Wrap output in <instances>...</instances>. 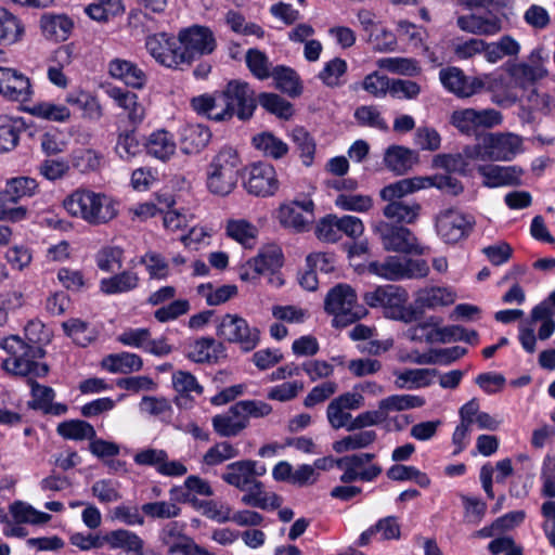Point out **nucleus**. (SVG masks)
<instances>
[{"label": "nucleus", "instance_id": "nucleus-55", "mask_svg": "<svg viewBox=\"0 0 555 555\" xmlns=\"http://www.w3.org/2000/svg\"><path fill=\"white\" fill-rule=\"evenodd\" d=\"M98 268L104 272L119 269L124 262V249L119 246H104L95 255Z\"/></svg>", "mask_w": 555, "mask_h": 555}, {"label": "nucleus", "instance_id": "nucleus-18", "mask_svg": "<svg viewBox=\"0 0 555 555\" xmlns=\"http://www.w3.org/2000/svg\"><path fill=\"white\" fill-rule=\"evenodd\" d=\"M39 24L42 36L54 42L67 40L74 29V21L63 13H44L41 15Z\"/></svg>", "mask_w": 555, "mask_h": 555}, {"label": "nucleus", "instance_id": "nucleus-21", "mask_svg": "<svg viewBox=\"0 0 555 555\" xmlns=\"http://www.w3.org/2000/svg\"><path fill=\"white\" fill-rule=\"evenodd\" d=\"M107 95L114 102L127 112L129 121L137 126L145 118V108L135 93L119 87H109L106 89Z\"/></svg>", "mask_w": 555, "mask_h": 555}, {"label": "nucleus", "instance_id": "nucleus-57", "mask_svg": "<svg viewBox=\"0 0 555 555\" xmlns=\"http://www.w3.org/2000/svg\"><path fill=\"white\" fill-rule=\"evenodd\" d=\"M258 103L269 113L288 119L293 115L292 104L275 93H260Z\"/></svg>", "mask_w": 555, "mask_h": 555}, {"label": "nucleus", "instance_id": "nucleus-41", "mask_svg": "<svg viewBox=\"0 0 555 555\" xmlns=\"http://www.w3.org/2000/svg\"><path fill=\"white\" fill-rule=\"evenodd\" d=\"M455 300L454 293L447 287H427L421 289L416 296V304L423 308H437L449 306Z\"/></svg>", "mask_w": 555, "mask_h": 555}, {"label": "nucleus", "instance_id": "nucleus-10", "mask_svg": "<svg viewBox=\"0 0 555 555\" xmlns=\"http://www.w3.org/2000/svg\"><path fill=\"white\" fill-rule=\"evenodd\" d=\"M179 41L186 66H190L196 59L211 54L217 48L214 31L202 25H192L180 29Z\"/></svg>", "mask_w": 555, "mask_h": 555}, {"label": "nucleus", "instance_id": "nucleus-53", "mask_svg": "<svg viewBox=\"0 0 555 555\" xmlns=\"http://www.w3.org/2000/svg\"><path fill=\"white\" fill-rule=\"evenodd\" d=\"M347 63L340 57H335L326 62L323 69L318 74V78L330 88H336L343 85L340 78L347 73Z\"/></svg>", "mask_w": 555, "mask_h": 555}, {"label": "nucleus", "instance_id": "nucleus-27", "mask_svg": "<svg viewBox=\"0 0 555 555\" xmlns=\"http://www.w3.org/2000/svg\"><path fill=\"white\" fill-rule=\"evenodd\" d=\"M283 266V254L279 246L263 247L256 257L246 262L256 274L274 273Z\"/></svg>", "mask_w": 555, "mask_h": 555}, {"label": "nucleus", "instance_id": "nucleus-60", "mask_svg": "<svg viewBox=\"0 0 555 555\" xmlns=\"http://www.w3.org/2000/svg\"><path fill=\"white\" fill-rule=\"evenodd\" d=\"M440 321L436 318L418 323L408 330V337L415 341L439 343Z\"/></svg>", "mask_w": 555, "mask_h": 555}, {"label": "nucleus", "instance_id": "nucleus-45", "mask_svg": "<svg viewBox=\"0 0 555 555\" xmlns=\"http://www.w3.org/2000/svg\"><path fill=\"white\" fill-rule=\"evenodd\" d=\"M10 513L16 524H46L51 519V515L37 511L25 502H14L10 506Z\"/></svg>", "mask_w": 555, "mask_h": 555}, {"label": "nucleus", "instance_id": "nucleus-49", "mask_svg": "<svg viewBox=\"0 0 555 555\" xmlns=\"http://www.w3.org/2000/svg\"><path fill=\"white\" fill-rule=\"evenodd\" d=\"M171 380L175 390L181 395V397L177 398V404L179 405L181 404V400L191 397L192 393L197 396L203 393V387L190 372L177 371L172 374Z\"/></svg>", "mask_w": 555, "mask_h": 555}, {"label": "nucleus", "instance_id": "nucleus-28", "mask_svg": "<svg viewBox=\"0 0 555 555\" xmlns=\"http://www.w3.org/2000/svg\"><path fill=\"white\" fill-rule=\"evenodd\" d=\"M398 389H418L429 386L438 375L435 369H406L393 373Z\"/></svg>", "mask_w": 555, "mask_h": 555}, {"label": "nucleus", "instance_id": "nucleus-7", "mask_svg": "<svg viewBox=\"0 0 555 555\" xmlns=\"http://www.w3.org/2000/svg\"><path fill=\"white\" fill-rule=\"evenodd\" d=\"M524 151L522 138L512 132L488 133L467 150L469 156L479 160L511 162Z\"/></svg>", "mask_w": 555, "mask_h": 555}, {"label": "nucleus", "instance_id": "nucleus-44", "mask_svg": "<svg viewBox=\"0 0 555 555\" xmlns=\"http://www.w3.org/2000/svg\"><path fill=\"white\" fill-rule=\"evenodd\" d=\"M425 402V399L421 396L392 395L380 400L378 408L387 416L389 412L421 408Z\"/></svg>", "mask_w": 555, "mask_h": 555}, {"label": "nucleus", "instance_id": "nucleus-51", "mask_svg": "<svg viewBox=\"0 0 555 555\" xmlns=\"http://www.w3.org/2000/svg\"><path fill=\"white\" fill-rule=\"evenodd\" d=\"M481 80V89L493 93L492 101L499 105L512 104L516 101V95L505 89V79L502 76L489 75Z\"/></svg>", "mask_w": 555, "mask_h": 555}, {"label": "nucleus", "instance_id": "nucleus-19", "mask_svg": "<svg viewBox=\"0 0 555 555\" xmlns=\"http://www.w3.org/2000/svg\"><path fill=\"white\" fill-rule=\"evenodd\" d=\"M457 26L466 33L491 36L502 29L501 18L488 12L486 15L469 14L457 17Z\"/></svg>", "mask_w": 555, "mask_h": 555}, {"label": "nucleus", "instance_id": "nucleus-31", "mask_svg": "<svg viewBox=\"0 0 555 555\" xmlns=\"http://www.w3.org/2000/svg\"><path fill=\"white\" fill-rule=\"evenodd\" d=\"M223 350L222 343L212 337H202L189 345L186 357L196 363L214 362Z\"/></svg>", "mask_w": 555, "mask_h": 555}, {"label": "nucleus", "instance_id": "nucleus-61", "mask_svg": "<svg viewBox=\"0 0 555 555\" xmlns=\"http://www.w3.org/2000/svg\"><path fill=\"white\" fill-rule=\"evenodd\" d=\"M63 328L73 341L81 347L90 344L95 337L94 331L90 328L86 322L79 319H70L64 322Z\"/></svg>", "mask_w": 555, "mask_h": 555}, {"label": "nucleus", "instance_id": "nucleus-37", "mask_svg": "<svg viewBox=\"0 0 555 555\" xmlns=\"http://www.w3.org/2000/svg\"><path fill=\"white\" fill-rule=\"evenodd\" d=\"M142 365V359L138 354L126 351L108 354L102 360V366L115 374L137 372L141 370Z\"/></svg>", "mask_w": 555, "mask_h": 555}, {"label": "nucleus", "instance_id": "nucleus-33", "mask_svg": "<svg viewBox=\"0 0 555 555\" xmlns=\"http://www.w3.org/2000/svg\"><path fill=\"white\" fill-rule=\"evenodd\" d=\"M144 147L151 156L166 162L175 154L177 146L171 133L166 130H157L149 135Z\"/></svg>", "mask_w": 555, "mask_h": 555}, {"label": "nucleus", "instance_id": "nucleus-62", "mask_svg": "<svg viewBox=\"0 0 555 555\" xmlns=\"http://www.w3.org/2000/svg\"><path fill=\"white\" fill-rule=\"evenodd\" d=\"M30 113L39 118L63 122L70 117V112L65 105L51 102H40L30 108Z\"/></svg>", "mask_w": 555, "mask_h": 555}, {"label": "nucleus", "instance_id": "nucleus-40", "mask_svg": "<svg viewBox=\"0 0 555 555\" xmlns=\"http://www.w3.org/2000/svg\"><path fill=\"white\" fill-rule=\"evenodd\" d=\"M253 145L266 157L281 159L288 153V145L271 132H262L253 138Z\"/></svg>", "mask_w": 555, "mask_h": 555}, {"label": "nucleus", "instance_id": "nucleus-20", "mask_svg": "<svg viewBox=\"0 0 555 555\" xmlns=\"http://www.w3.org/2000/svg\"><path fill=\"white\" fill-rule=\"evenodd\" d=\"M108 74L129 87L141 89L146 83L145 73L133 62L124 59H113L108 63Z\"/></svg>", "mask_w": 555, "mask_h": 555}, {"label": "nucleus", "instance_id": "nucleus-23", "mask_svg": "<svg viewBox=\"0 0 555 555\" xmlns=\"http://www.w3.org/2000/svg\"><path fill=\"white\" fill-rule=\"evenodd\" d=\"M121 550V555H143V540L134 532L117 529L104 534V545Z\"/></svg>", "mask_w": 555, "mask_h": 555}, {"label": "nucleus", "instance_id": "nucleus-30", "mask_svg": "<svg viewBox=\"0 0 555 555\" xmlns=\"http://www.w3.org/2000/svg\"><path fill=\"white\" fill-rule=\"evenodd\" d=\"M140 276L132 270H124L109 278L102 279L100 289L106 295H117L137 289L140 285Z\"/></svg>", "mask_w": 555, "mask_h": 555}, {"label": "nucleus", "instance_id": "nucleus-25", "mask_svg": "<svg viewBox=\"0 0 555 555\" xmlns=\"http://www.w3.org/2000/svg\"><path fill=\"white\" fill-rule=\"evenodd\" d=\"M75 205L78 208H113L115 203L104 193L79 188L63 199L64 208Z\"/></svg>", "mask_w": 555, "mask_h": 555}, {"label": "nucleus", "instance_id": "nucleus-1", "mask_svg": "<svg viewBox=\"0 0 555 555\" xmlns=\"http://www.w3.org/2000/svg\"><path fill=\"white\" fill-rule=\"evenodd\" d=\"M191 105L198 114L216 121L229 120L234 115L241 120H246L253 116L257 99L248 82L233 79L221 92L193 98Z\"/></svg>", "mask_w": 555, "mask_h": 555}, {"label": "nucleus", "instance_id": "nucleus-34", "mask_svg": "<svg viewBox=\"0 0 555 555\" xmlns=\"http://www.w3.org/2000/svg\"><path fill=\"white\" fill-rule=\"evenodd\" d=\"M248 465L247 460L230 463L221 475V479L241 491H246L249 486L258 481V479L251 477Z\"/></svg>", "mask_w": 555, "mask_h": 555}, {"label": "nucleus", "instance_id": "nucleus-22", "mask_svg": "<svg viewBox=\"0 0 555 555\" xmlns=\"http://www.w3.org/2000/svg\"><path fill=\"white\" fill-rule=\"evenodd\" d=\"M473 145H466L460 153H440L436 154L431 159V166L436 169H441L447 175L457 173L461 176L468 175L469 160L478 159L479 157L469 156L467 153L468 149Z\"/></svg>", "mask_w": 555, "mask_h": 555}, {"label": "nucleus", "instance_id": "nucleus-35", "mask_svg": "<svg viewBox=\"0 0 555 555\" xmlns=\"http://www.w3.org/2000/svg\"><path fill=\"white\" fill-rule=\"evenodd\" d=\"M348 436L343 437L333 443V450L337 453H345L365 449L372 446L377 439V433L374 429H358L350 431Z\"/></svg>", "mask_w": 555, "mask_h": 555}, {"label": "nucleus", "instance_id": "nucleus-6", "mask_svg": "<svg viewBox=\"0 0 555 555\" xmlns=\"http://www.w3.org/2000/svg\"><path fill=\"white\" fill-rule=\"evenodd\" d=\"M324 309L334 317V326H347L366 315L367 310L360 305L354 289L348 284H337L331 288L324 300Z\"/></svg>", "mask_w": 555, "mask_h": 555}, {"label": "nucleus", "instance_id": "nucleus-50", "mask_svg": "<svg viewBox=\"0 0 555 555\" xmlns=\"http://www.w3.org/2000/svg\"><path fill=\"white\" fill-rule=\"evenodd\" d=\"M422 178V188H436L442 191L446 194L456 196L461 194L464 190V186L460 180L454 178L452 175H441L437 173L434 176L421 177Z\"/></svg>", "mask_w": 555, "mask_h": 555}, {"label": "nucleus", "instance_id": "nucleus-3", "mask_svg": "<svg viewBox=\"0 0 555 555\" xmlns=\"http://www.w3.org/2000/svg\"><path fill=\"white\" fill-rule=\"evenodd\" d=\"M0 347L8 353L1 367L14 375L25 377H43L49 372L46 363L38 360L44 357V350L37 344H26L18 336H10L0 340Z\"/></svg>", "mask_w": 555, "mask_h": 555}, {"label": "nucleus", "instance_id": "nucleus-52", "mask_svg": "<svg viewBox=\"0 0 555 555\" xmlns=\"http://www.w3.org/2000/svg\"><path fill=\"white\" fill-rule=\"evenodd\" d=\"M240 451L228 441H221L210 447L203 456V464L217 466L238 456Z\"/></svg>", "mask_w": 555, "mask_h": 555}, {"label": "nucleus", "instance_id": "nucleus-9", "mask_svg": "<svg viewBox=\"0 0 555 555\" xmlns=\"http://www.w3.org/2000/svg\"><path fill=\"white\" fill-rule=\"evenodd\" d=\"M216 334L224 341L237 344L243 351L254 350L260 341L259 330L235 313H227L220 318Z\"/></svg>", "mask_w": 555, "mask_h": 555}, {"label": "nucleus", "instance_id": "nucleus-58", "mask_svg": "<svg viewBox=\"0 0 555 555\" xmlns=\"http://www.w3.org/2000/svg\"><path fill=\"white\" fill-rule=\"evenodd\" d=\"M245 62L250 73L258 79L264 80L271 76V63L264 52L249 49Z\"/></svg>", "mask_w": 555, "mask_h": 555}, {"label": "nucleus", "instance_id": "nucleus-42", "mask_svg": "<svg viewBox=\"0 0 555 555\" xmlns=\"http://www.w3.org/2000/svg\"><path fill=\"white\" fill-rule=\"evenodd\" d=\"M24 34L21 21L0 7V43L12 44L17 42Z\"/></svg>", "mask_w": 555, "mask_h": 555}, {"label": "nucleus", "instance_id": "nucleus-2", "mask_svg": "<svg viewBox=\"0 0 555 555\" xmlns=\"http://www.w3.org/2000/svg\"><path fill=\"white\" fill-rule=\"evenodd\" d=\"M417 217V210H384V219L376 221L373 227L387 250L425 255L428 247L421 245L415 235L401 225L413 223Z\"/></svg>", "mask_w": 555, "mask_h": 555}, {"label": "nucleus", "instance_id": "nucleus-26", "mask_svg": "<svg viewBox=\"0 0 555 555\" xmlns=\"http://www.w3.org/2000/svg\"><path fill=\"white\" fill-rule=\"evenodd\" d=\"M418 162V154L402 145H391L384 154L385 166L397 175L406 173Z\"/></svg>", "mask_w": 555, "mask_h": 555}, {"label": "nucleus", "instance_id": "nucleus-5", "mask_svg": "<svg viewBox=\"0 0 555 555\" xmlns=\"http://www.w3.org/2000/svg\"><path fill=\"white\" fill-rule=\"evenodd\" d=\"M364 302L371 308H383L386 318L410 323L415 320V310L408 306V292L393 284L380 285L363 295Z\"/></svg>", "mask_w": 555, "mask_h": 555}, {"label": "nucleus", "instance_id": "nucleus-29", "mask_svg": "<svg viewBox=\"0 0 555 555\" xmlns=\"http://www.w3.org/2000/svg\"><path fill=\"white\" fill-rule=\"evenodd\" d=\"M211 132L203 125H186L181 130L180 149L184 154L199 153L210 141Z\"/></svg>", "mask_w": 555, "mask_h": 555}, {"label": "nucleus", "instance_id": "nucleus-8", "mask_svg": "<svg viewBox=\"0 0 555 555\" xmlns=\"http://www.w3.org/2000/svg\"><path fill=\"white\" fill-rule=\"evenodd\" d=\"M367 270L387 281L423 279L429 273V267L425 260L398 256H388L383 261H372Z\"/></svg>", "mask_w": 555, "mask_h": 555}, {"label": "nucleus", "instance_id": "nucleus-63", "mask_svg": "<svg viewBox=\"0 0 555 555\" xmlns=\"http://www.w3.org/2000/svg\"><path fill=\"white\" fill-rule=\"evenodd\" d=\"M196 506L205 517L218 524H224L231 519L232 508L227 503L216 500H204L198 501Z\"/></svg>", "mask_w": 555, "mask_h": 555}, {"label": "nucleus", "instance_id": "nucleus-59", "mask_svg": "<svg viewBox=\"0 0 555 555\" xmlns=\"http://www.w3.org/2000/svg\"><path fill=\"white\" fill-rule=\"evenodd\" d=\"M292 139L299 151V156L302 159L304 165L310 166L315 152V142L313 138L305 128L296 127L292 131Z\"/></svg>", "mask_w": 555, "mask_h": 555}, {"label": "nucleus", "instance_id": "nucleus-46", "mask_svg": "<svg viewBox=\"0 0 555 555\" xmlns=\"http://www.w3.org/2000/svg\"><path fill=\"white\" fill-rule=\"evenodd\" d=\"M57 434L70 440H92L96 433L94 427L86 421L72 420L59 424Z\"/></svg>", "mask_w": 555, "mask_h": 555}, {"label": "nucleus", "instance_id": "nucleus-32", "mask_svg": "<svg viewBox=\"0 0 555 555\" xmlns=\"http://www.w3.org/2000/svg\"><path fill=\"white\" fill-rule=\"evenodd\" d=\"M422 178L414 177L409 179H402L395 183H391L380 190V197L384 201L389 202L386 208H409L408 206H403L400 203H397L396 199H399L410 193L422 190Z\"/></svg>", "mask_w": 555, "mask_h": 555}, {"label": "nucleus", "instance_id": "nucleus-43", "mask_svg": "<svg viewBox=\"0 0 555 555\" xmlns=\"http://www.w3.org/2000/svg\"><path fill=\"white\" fill-rule=\"evenodd\" d=\"M508 73L515 85L526 88L542 79L546 75V70L541 65H529L526 63L513 64L508 68Z\"/></svg>", "mask_w": 555, "mask_h": 555}, {"label": "nucleus", "instance_id": "nucleus-38", "mask_svg": "<svg viewBox=\"0 0 555 555\" xmlns=\"http://www.w3.org/2000/svg\"><path fill=\"white\" fill-rule=\"evenodd\" d=\"M357 185L356 180L345 179L337 189H344L346 192L339 194L335 199L338 208H371L372 198L369 195L351 192Z\"/></svg>", "mask_w": 555, "mask_h": 555}, {"label": "nucleus", "instance_id": "nucleus-17", "mask_svg": "<svg viewBox=\"0 0 555 555\" xmlns=\"http://www.w3.org/2000/svg\"><path fill=\"white\" fill-rule=\"evenodd\" d=\"M439 77L443 87L460 98H468L480 91L481 80L467 77L457 67L441 69Z\"/></svg>", "mask_w": 555, "mask_h": 555}, {"label": "nucleus", "instance_id": "nucleus-47", "mask_svg": "<svg viewBox=\"0 0 555 555\" xmlns=\"http://www.w3.org/2000/svg\"><path fill=\"white\" fill-rule=\"evenodd\" d=\"M276 218L283 227L297 232L309 230L314 220L313 210H278Z\"/></svg>", "mask_w": 555, "mask_h": 555}, {"label": "nucleus", "instance_id": "nucleus-13", "mask_svg": "<svg viewBox=\"0 0 555 555\" xmlns=\"http://www.w3.org/2000/svg\"><path fill=\"white\" fill-rule=\"evenodd\" d=\"M473 220L461 210H441L436 218L438 235L449 244L457 243L470 231Z\"/></svg>", "mask_w": 555, "mask_h": 555}, {"label": "nucleus", "instance_id": "nucleus-39", "mask_svg": "<svg viewBox=\"0 0 555 555\" xmlns=\"http://www.w3.org/2000/svg\"><path fill=\"white\" fill-rule=\"evenodd\" d=\"M271 76L275 81L276 88L283 93L292 98L298 96L301 93L300 78L293 68L284 65L275 66L271 72Z\"/></svg>", "mask_w": 555, "mask_h": 555}, {"label": "nucleus", "instance_id": "nucleus-54", "mask_svg": "<svg viewBox=\"0 0 555 555\" xmlns=\"http://www.w3.org/2000/svg\"><path fill=\"white\" fill-rule=\"evenodd\" d=\"M141 511L144 515L152 519H172L179 517L181 514V507L171 501H155L144 503L141 506Z\"/></svg>", "mask_w": 555, "mask_h": 555}, {"label": "nucleus", "instance_id": "nucleus-14", "mask_svg": "<svg viewBox=\"0 0 555 555\" xmlns=\"http://www.w3.org/2000/svg\"><path fill=\"white\" fill-rule=\"evenodd\" d=\"M133 461L140 466L154 467L163 476L180 477L188 473V468L179 461H169L165 450L147 448L137 452Z\"/></svg>", "mask_w": 555, "mask_h": 555}, {"label": "nucleus", "instance_id": "nucleus-48", "mask_svg": "<svg viewBox=\"0 0 555 555\" xmlns=\"http://www.w3.org/2000/svg\"><path fill=\"white\" fill-rule=\"evenodd\" d=\"M377 65L389 73L410 77L417 76L422 70L418 62L410 57H383Z\"/></svg>", "mask_w": 555, "mask_h": 555}, {"label": "nucleus", "instance_id": "nucleus-16", "mask_svg": "<svg viewBox=\"0 0 555 555\" xmlns=\"http://www.w3.org/2000/svg\"><path fill=\"white\" fill-rule=\"evenodd\" d=\"M31 93L28 77L16 69L0 67V94L11 101L25 102Z\"/></svg>", "mask_w": 555, "mask_h": 555}, {"label": "nucleus", "instance_id": "nucleus-36", "mask_svg": "<svg viewBox=\"0 0 555 555\" xmlns=\"http://www.w3.org/2000/svg\"><path fill=\"white\" fill-rule=\"evenodd\" d=\"M38 184L35 179L28 177L13 178L8 181L7 186L1 191L3 205L18 204L22 198L31 196Z\"/></svg>", "mask_w": 555, "mask_h": 555}, {"label": "nucleus", "instance_id": "nucleus-4", "mask_svg": "<svg viewBox=\"0 0 555 555\" xmlns=\"http://www.w3.org/2000/svg\"><path fill=\"white\" fill-rule=\"evenodd\" d=\"M241 167L242 160L235 149H220L208 167V190L219 196L229 195L237 185Z\"/></svg>", "mask_w": 555, "mask_h": 555}, {"label": "nucleus", "instance_id": "nucleus-12", "mask_svg": "<svg viewBox=\"0 0 555 555\" xmlns=\"http://www.w3.org/2000/svg\"><path fill=\"white\" fill-rule=\"evenodd\" d=\"M280 183L274 167L264 162L254 163L249 166L245 189L249 194L259 197H269L275 194Z\"/></svg>", "mask_w": 555, "mask_h": 555}, {"label": "nucleus", "instance_id": "nucleus-64", "mask_svg": "<svg viewBox=\"0 0 555 555\" xmlns=\"http://www.w3.org/2000/svg\"><path fill=\"white\" fill-rule=\"evenodd\" d=\"M367 42L375 51L390 52L396 49L397 37L392 31L378 24L367 35Z\"/></svg>", "mask_w": 555, "mask_h": 555}, {"label": "nucleus", "instance_id": "nucleus-11", "mask_svg": "<svg viewBox=\"0 0 555 555\" xmlns=\"http://www.w3.org/2000/svg\"><path fill=\"white\" fill-rule=\"evenodd\" d=\"M145 48L155 62L164 67L181 69L185 65L179 35L165 31L150 35L145 39Z\"/></svg>", "mask_w": 555, "mask_h": 555}, {"label": "nucleus", "instance_id": "nucleus-24", "mask_svg": "<svg viewBox=\"0 0 555 555\" xmlns=\"http://www.w3.org/2000/svg\"><path fill=\"white\" fill-rule=\"evenodd\" d=\"M215 431L220 437H235L248 426V421L235 403L223 414L215 415L211 420Z\"/></svg>", "mask_w": 555, "mask_h": 555}, {"label": "nucleus", "instance_id": "nucleus-15", "mask_svg": "<svg viewBox=\"0 0 555 555\" xmlns=\"http://www.w3.org/2000/svg\"><path fill=\"white\" fill-rule=\"evenodd\" d=\"M477 171L482 178V183L489 188L520 185L524 176V169L516 165H480Z\"/></svg>", "mask_w": 555, "mask_h": 555}, {"label": "nucleus", "instance_id": "nucleus-56", "mask_svg": "<svg viewBox=\"0 0 555 555\" xmlns=\"http://www.w3.org/2000/svg\"><path fill=\"white\" fill-rule=\"evenodd\" d=\"M142 143L138 140L134 129L121 131L116 142V153L124 160H129L141 153Z\"/></svg>", "mask_w": 555, "mask_h": 555}]
</instances>
